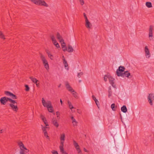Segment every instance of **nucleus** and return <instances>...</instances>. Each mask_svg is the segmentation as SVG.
I'll use <instances>...</instances> for the list:
<instances>
[{"label": "nucleus", "instance_id": "obj_16", "mask_svg": "<svg viewBox=\"0 0 154 154\" xmlns=\"http://www.w3.org/2000/svg\"><path fill=\"white\" fill-rule=\"evenodd\" d=\"M64 140H60V145L59 146V148L60 150L63 151Z\"/></svg>", "mask_w": 154, "mask_h": 154}, {"label": "nucleus", "instance_id": "obj_15", "mask_svg": "<svg viewBox=\"0 0 154 154\" xmlns=\"http://www.w3.org/2000/svg\"><path fill=\"white\" fill-rule=\"evenodd\" d=\"M57 39L59 40V41L60 43L62 42H63L64 41L62 36L58 32L57 33Z\"/></svg>", "mask_w": 154, "mask_h": 154}, {"label": "nucleus", "instance_id": "obj_12", "mask_svg": "<svg viewBox=\"0 0 154 154\" xmlns=\"http://www.w3.org/2000/svg\"><path fill=\"white\" fill-rule=\"evenodd\" d=\"M108 79H109V82L110 83V84L113 87H115V85H114V79L112 78V77L110 76H109L108 77Z\"/></svg>", "mask_w": 154, "mask_h": 154}, {"label": "nucleus", "instance_id": "obj_48", "mask_svg": "<svg viewBox=\"0 0 154 154\" xmlns=\"http://www.w3.org/2000/svg\"><path fill=\"white\" fill-rule=\"evenodd\" d=\"M72 123H77L78 122L76 121L75 119H74L72 121Z\"/></svg>", "mask_w": 154, "mask_h": 154}, {"label": "nucleus", "instance_id": "obj_49", "mask_svg": "<svg viewBox=\"0 0 154 154\" xmlns=\"http://www.w3.org/2000/svg\"><path fill=\"white\" fill-rule=\"evenodd\" d=\"M63 51H67V47H66V48H63Z\"/></svg>", "mask_w": 154, "mask_h": 154}, {"label": "nucleus", "instance_id": "obj_53", "mask_svg": "<svg viewBox=\"0 0 154 154\" xmlns=\"http://www.w3.org/2000/svg\"><path fill=\"white\" fill-rule=\"evenodd\" d=\"M60 103L61 105H62V104H63V101L61 100V99H60Z\"/></svg>", "mask_w": 154, "mask_h": 154}, {"label": "nucleus", "instance_id": "obj_19", "mask_svg": "<svg viewBox=\"0 0 154 154\" xmlns=\"http://www.w3.org/2000/svg\"><path fill=\"white\" fill-rule=\"evenodd\" d=\"M73 51L74 49L72 46L70 45H69L68 46L67 51L69 52H72Z\"/></svg>", "mask_w": 154, "mask_h": 154}, {"label": "nucleus", "instance_id": "obj_46", "mask_svg": "<svg viewBox=\"0 0 154 154\" xmlns=\"http://www.w3.org/2000/svg\"><path fill=\"white\" fill-rule=\"evenodd\" d=\"M83 15H84V16L85 19V20H88V19L85 13H83Z\"/></svg>", "mask_w": 154, "mask_h": 154}, {"label": "nucleus", "instance_id": "obj_18", "mask_svg": "<svg viewBox=\"0 0 154 154\" xmlns=\"http://www.w3.org/2000/svg\"><path fill=\"white\" fill-rule=\"evenodd\" d=\"M29 78L33 82L35 83L38 86V85L39 84H37V82H38V81L35 78H33L31 76L29 77Z\"/></svg>", "mask_w": 154, "mask_h": 154}, {"label": "nucleus", "instance_id": "obj_42", "mask_svg": "<svg viewBox=\"0 0 154 154\" xmlns=\"http://www.w3.org/2000/svg\"><path fill=\"white\" fill-rule=\"evenodd\" d=\"M109 76H107L106 75H105L104 77V80L106 82L107 81V79L108 78Z\"/></svg>", "mask_w": 154, "mask_h": 154}, {"label": "nucleus", "instance_id": "obj_52", "mask_svg": "<svg viewBox=\"0 0 154 154\" xmlns=\"http://www.w3.org/2000/svg\"><path fill=\"white\" fill-rule=\"evenodd\" d=\"M20 154H25L24 152L23 151H21V152H20Z\"/></svg>", "mask_w": 154, "mask_h": 154}, {"label": "nucleus", "instance_id": "obj_44", "mask_svg": "<svg viewBox=\"0 0 154 154\" xmlns=\"http://www.w3.org/2000/svg\"><path fill=\"white\" fill-rule=\"evenodd\" d=\"M49 57H50V59L52 60L53 59L54 57L53 56L51 55V54H49Z\"/></svg>", "mask_w": 154, "mask_h": 154}, {"label": "nucleus", "instance_id": "obj_24", "mask_svg": "<svg viewBox=\"0 0 154 154\" xmlns=\"http://www.w3.org/2000/svg\"><path fill=\"white\" fill-rule=\"evenodd\" d=\"M60 139V140H65V135L64 134H63L61 135Z\"/></svg>", "mask_w": 154, "mask_h": 154}, {"label": "nucleus", "instance_id": "obj_59", "mask_svg": "<svg viewBox=\"0 0 154 154\" xmlns=\"http://www.w3.org/2000/svg\"><path fill=\"white\" fill-rule=\"evenodd\" d=\"M60 86H61V84H60V85H59V86H58V87H60Z\"/></svg>", "mask_w": 154, "mask_h": 154}, {"label": "nucleus", "instance_id": "obj_41", "mask_svg": "<svg viewBox=\"0 0 154 154\" xmlns=\"http://www.w3.org/2000/svg\"><path fill=\"white\" fill-rule=\"evenodd\" d=\"M80 4L82 5L84 4V0H79Z\"/></svg>", "mask_w": 154, "mask_h": 154}, {"label": "nucleus", "instance_id": "obj_54", "mask_svg": "<svg viewBox=\"0 0 154 154\" xmlns=\"http://www.w3.org/2000/svg\"><path fill=\"white\" fill-rule=\"evenodd\" d=\"M77 123H73V126H77Z\"/></svg>", "mask_w": 154, "mask_h": 154}, {"label": "nucleus", "instance_id": "obj_58", "mask_svg": "<svg viewBox=\"0 0 154 154\" xmlns=\"http://www.w3.org/2000/svg\"><path fill=\"white\" fill-rule=\"evenodd\" d=\"M81 81H82V80H79V82H81Z\"/></svg>", "mask_w": 154, "mask_h": 154}, {"label": "nucleus", "instance_id": "obj_8", "mask_svg": "<svg viewBox=\"0 0 154 154\" xmlns=\"http://www.w3.org/2000/svg\"><path fill=\"white\" fill-rule=\"evenodd\" d=\"M148 100L150 104L152 105L153 104L152 101L154 100V94L151 93L149 94L148 97Z\"/></svg>", "mask_w": 154, "mask_h": 154}, {"label": "nucleus", "instance_id": "obj_30", "mask_svg": "<svg viewBox=\"0 0 154 154\" xmlns=\"http://www.w3.org/2000/svg\"><path fill=\"white\" fill-rule=\"evenodd\" d=\"M53 44L57 48H60V46L59 44L57 42V41L55 42V43L54 42L53 43Z\"/></svg>", "mask_w": 154, "mask_h": 154}, {"label": "nucleus", "instance_id": "obj_2", "mask_svg": "<svg viewBox=\"0 0 154 154\" xmlns=\"http://www.w3.org/2000/svg\"><path fill=\"white\" fill-rule=\"evenodd\" d=\"M43 122H44L45 124V126L43 127L42 125H41L42 127V129L43 131V132L44 134V136L47 138H48V134L46 131V128H48L47 126H48V124L47 121L45 118L42 115H41L40 116Z\"/></svg>", "mask_w": 154, "mask_h": 154}, {"label": "nucleus", "instance_id": "obj_32", "mask_svg": "<svg viewBox=\"0 0 154 154\" xmlns=\"http://www.w3.org/2000/svg\"><path fill=\"white\" fill-rule=\"evenodd\" d=\"M61 43V47L62 48H66V47L65 45V43L64 42V41L63 42H62Z\"/></svg>", "mask_w": 154, "mask_h": 154}, {"label": "nucleus", "instance_id": "obj_43", "mask_svg": "<svg viewBox=\"0 0 154 154\" xmlns=\"http://www.w3.org/2000/svg\"><path fill=\"white\" fill-rule=\"evenodd\" d=\"M53 154H58L57 152L55 150H53L52 152Z\"/></svg>", "mask_w": 154, "mask_h": 154}, {"label": "nucleus", "instance_id": "obj_21", "mask_svg": "<svg viewBox=\"0 0 154 154\" xmlns=\"http://www.w3.org/2000/svg\"><path fill=\"white\" fill-rule=\"evenodd\" d=\"M121 111L124 113L126 112L127 111V109L126 106L125 105L123 106L121 108Z\"/></svg>", "mask_w": 154, "mask_h": 154}, {"label": "nucleus", "instance_id": "obj_11", "mask_svg": "<svg viewBox=\"0 0 154 154\" xmlns=\"http://www.w3.org/2000/svg\"><path fill=\"white\" fill-rule=\"evenodd\" d=\"M52 124L56 128H57L59 126V124L57 121V120L55 119H53L52 121Z\"/></svg>", "mask_w": 154, "mask_h": 154}, {"label": "nucleus", "instance_id": "obj_50", "mask_svg": "<svg viewBox=\"0 0 154 154\" xmlns=\"http://www.w3.org/2000/svg\"><path fill=\"white\" fill-rule=\"evenodd\" d=\"M77 112L79 114H81L82 112L80 110L78 109H77Z\"/></svg>", "mask_w": 154, "mask_h": 154}, {"label": "nucleus", "instance_id": "obj_3", "mask_svg": "<svg viewBox=\"0 0 154 154\" xmlns=\"http://www.w3.org/2000/svg\"><path fill=\"white\" fill-rule=\"evenodd\" d=\"M9 101L11 103L15 102V100L12 99L5 97H1L0 99V102L1 104L5 105L8 101Z\"/></svg>", "mask_w": 154, "mask_h": 154}, {"label": "nucleus", "instance_id": "obj_34", "mask_svg": "<svg viewBox=\"0 0 154 154\" xmlns=\"http://www.w3.org/2000/svg\"><path fill=\"white\" fill-rule=\"evenodd\" d=\"M72 94L74 96L75 98H77V94L74 91V92H72Z\"/></svg>", "mask_w": 154, "mask_h": 154}, {"label": "nucleus", "instance_id": "obj_9", "mask_svg": "<svg viewBox=\"0 0 154 154\" xmlns=\"http://www.w3.org/2000/svg\"><path fill=\"white\" fill-rule=\"evenodd\" d=\"M54 109L53 107L51 105V102L49 101V112L53 113L54 115H55V113L53 112Z\"/></svg>", "mask_w": 154, "mask_h": 154}, {"label": "nucleus", "instance_id": "obj_22", "mask_svg": "<svg viewBox=\"0 0 154 154\" xmlns=\"http://www.w3.org/2000/svg\"><path fill=\"white\" fill-rule=\"evenodd\" d=\"M146 6L148 8H150L152 7V3L150 2H146Z\"/></svg>", "mask_w": 154, "mask_h": 154}, {"label": "nucleus", "instance_id": "obj_45", "mask_svg": "<svg viewBox=\"0 0 154 154\" xmlns=\"http://www.w3.org/2000/svg\"><path fill=\"white\" fill-rule=\"evenodd\" d=\"M60 152L63 154H68L65 151H64V149H63V151H62L60 150Z\"/></svg>", "mask_w": 154, "mask_h": 154}, {"label": "nucleus", "instance_id": "obj_27", "mask_svg": "<svg viewBox=\"0 0 154 154\" xmlns=\"http://www.w3.org/2000/svg\"><path fill=\"white\" fill-rule=\"evenodd\" d=\"M11 98L12 99H17V97L14 94H13L11 93Z\"/></svg>", "mask_w": 154, "mask_h": 154}, {"label": "nucleus", "instance_id": "obj_23", "mask_svg": "<svg viewBox=\"0 0 154 154\" xmlns=\"http://www.w3.org/2000/svg\"><path fill=\"white\" fill-rule=\"evenodd\" d=\"M50 38H51V39L52 42H54L55 43V42H56V40L53 35H50Z\"/></svg>", "mask_w": 154, "mask_h": 154}, {"label": "nucleus", "instance_id": "obj_47", "mask_svg": "<svg viewBox=\"0 0 154 154\" xmlns=\"http://www.w3.org/2000/svg\"><path fill=\"white\" fill-rule=\"evenodd\" d=\"M56 115H57V117L60 118L59 115H60V113L59 112H56Z\"/></svg>", "mask_w": 154, "mask_h": 154}, {"label": "nucleus", "instance_id": "obj_57", "mask_svg": "<svg viewBox=\"0 0 154 154\" xmlns=\"http://www.w3.org/2000/svg\"><path fill=\"white\" fill-rule=\"evenodd\" d=\"M0 132L1 133H3V130H1Z\"/></svg>", "mask_w": 154, "mask_h": 154}, {"label": "nucleus", "instance_id": "obj_55", "mask_svg": "<svg viewBox=\"0 0 154 154\" xmlns=\"http://www.w3.org/2000/svg\"><path fill=\"white\" fill-rule=\"evenodd\" d=\"M71 119H72V121L74 119H75L74 117L73 116H72L71 117Z\"/></svg>", "mask_w": 154, "mask_h": 154}, {"label": "nucleus", "instance_id": "obj_31", "mask_svg": "<svg viewBox=\"0 0 154 154\" xmlns=\"http://www.w3.org/2000/svg\"><path fill=\"white\" fill-rule=\"evenodd\" d=\"M25 91H29V86L28 85H25Z\"/></svg>", "mask_w": 154, "mask_h": 154}, {"label": "nucleus", "instance_id": "obj_56", "mask_svg": "<svg viewBox=\"0 0 154 154\" xmlns=\"http://www.w3.org/2000/svg\"><path fill=\"white\" fill-rule=\"evenodd\" d=\"M84 150L85 152H87V150L85 148H84Z\"/></svg>", "mask_w": 154, "mask_h": 154}, {"label": "nucleus", "instance_id": "obj_39", "mask_svg": "<svg viewBox=\"0 0 154 154\" xmlns=\"http://www.w3.org/2000/svg\"><path fill=\"white\" fill-rule=\"evenodd\" d=\"M92 99L94 100L95 103H96V102L97 101V100L96 99V97L94 95H92Z\"/></svg>", "mask_w": 154, "mask_h": 154}, {"label": "nucleus", "instance_id": "obj_1", "mask_svg": "<svg viewBox=\"0 0 154 154\" xmlns=\"http://www.w3.org/2000/svg\"><path fill=\"white\" fill-rule=\"evenodd\" d=\"M125 68L123 66H120L119 67L116 71V74L118 76H121L123 77H127L128 78H131L132 76H131L130 73L128 71H125L124 73Z\"/></svg>", "mask_w": 154, "mask_h": 154}, {"label": "nucleus", "instance_id": "obj_25", "mask_svg": "<svg viewBox=\"0 0 154 154\" xmlns=\"http://www.w3.org/2000/svg\"><path fill=\"white\" fill-rule=\"evenodd\" d=\"M116 108H117V106H115V103H112L111 105V108L113 111H115L116 110Z\"/></svg>", "mask_w": 154, "mask_h": 154}, {"label": "nucleus", "instance_id": "obj_10", "mask_svg": "<svg viewBox=\"0 0 154 154\" xmlns=\"http://www.w3.org/2000/svg\"><path fill=\"white\" fill-rule=\"evenodd\" d=\"M145 53L146 56L148 58H149L150 56V54L149 49L147 46H146L145 48Z\"/></svg>", "mask_w": 154, "mask_h": 154}, {"label": "nucleus", "instance_id": "obj_5", "mask_svg": "<svg viewBox=\"0 0 154 154\" xmlns=\"http://www.w3.org/2000/svg\"><path fill=\"white\" fill-rule=\"evenodd\" d=\"M18 145L20 146V154L21 151H23L25 154H26L29 152V150L25 147L21 141H20L18 143Z\"/></svg>", "mask_w": 154, "mask_h": 154}, {"label": "nucleus", "instance_id": "obj_20", "mask_svg": "<svg viewBox=\"0 0 154 154\" xmlns=\"http://www.w3.org/2000/svg\"><path fill=\"white\" fill-rule=\"evenodd\" d=\"M63 63L64 64L65 67V68L66 69H68V64L67 63L66 61V60L65 58H64V59H63Z\"/></svg>", "mask_w": 154, "mask_h": 154}, {"label": "nucleus", "instance_id": "obj_40", "mask_svg": "<svg viewBox=\"0 0 154 154\" xmlns=\"http://www.w3.org/2000/svg\"><path fill=\"white\" fill-rule=\"evenodd\" d=\"M83 75V73L82 72H79L77 76L79 78H80L81 77V76Z\"/></svg>", "mask_w": 154, "mask_h": 154}, {"label": "nucleus", "instance_id": "obj_17", "mask_svg": "<svg viewBox=\"0 0 154 154\" xmlns=\"http://www.w3.org/2000/svg\"><path fill=\"white\" fill-rule=\"evenodd\" d=\"M42 103L43 105L47 107V109L48 110V103H47L43 98L42 99Z\"/></svg>", "mask_w": 154, "mask_h": 154}, {"label": "nucleus", "instance_id": "obj_51", "mask_svg": "<svg viewBox=\"0 0 154 154\" xmlns=\"http://www.w3.org/2000/svg\"><path fill=\"white\" fill-rule=\"evenodd\" d=\"M97 105V106H98V104H99V102L97 100V101L96 102V103H95Z\"/></svg>", "mask_w": 154, "mask_h": 154}, {"label": "nucleus", "instance_id": "obj_33", "mask_svg": "<svg viewBox=\"0 0 154 154\" xmlns=\"http://www.w3.org/2000/svg\"><path fill=\"white\" fill-rule=\"evenodd\" d=\"M108 97H109L110 96H111L112 94V91L111 90V89L110 88L109 89L108 91Z\"/></svg>", "mask_w": 154, "mask_h": 154}, {"label": "nucleus", "instance_id": "obj_7", "mask_svg": "<svg viewBox=\"0 0 154 154\" xmlns=\"http://www.w3.org/2000/svg\"><path fill=\"white\" fill-rule=\"evenodd\" d=\"M17 104V102L15 100V102L13 103H11L9 104V106L13 111L17 112L18 110Z\"/></svg>", "mask_w": 154, "mask_h": 154}, {"label": "nucleus", "instance_id": "obj_29", "mask_svg": "<svg viewBox=\"0 0 154 154\" xmlns=\"http://www.w3.org/2000/svg\"><path fill=\"white\" fill-rule=\"evenodd\" d=\"M68 103L69 105V107L70 109L74 108L73 106L72 105L71 103L69 101H68Z\"/></svg>", "mask_w": 154, "mask_h": 154}, {"label": "nucleus", "instance_id": "obj_37", "mask_svg": "<svg viewBox=\"0 0 154 154\" xmlns=\"http://www.w3.org/2000/svg\"><path fill=\"white\" fill-rule=\"evenodd\" d=\"M73 143L75 147H78L79 146L78 143L75 140L73 141Z\"/></svg>", "mask_w": 154, "mask_h": 154}, {"label": "nucleus", "instance_id": "obj_4", "mask_svg": "<svg viewBox=\"0 0 154 154\" xmlns=\"http://www.w3.org/2000/svg\"><path fill=\"white\" fill-rule=\"evenodd\" d=\"M30 1L33 2L35 5H40L44 6L46 7H48L47 4L44 1L41 0H30Z\"/></svg>", "mask_w": 154, "mask_h": 154}, {"label": "nucleus", "instance_id": "obj_61", "mask_svg": "<svg viewBox=\"0 0 154 154\" xmlns=\"http://www.w3.org/2000/svg\"><path fill=\"white\" fill-rule=\"evenodd\" d=\"M46 52H47V54L48 53V51H46Z\"/></svg>", "mask_w": 154, "mask_h": 154}, {"label": "nucleus", "instance_id": "obj_28", "mask_svg": "<svg viewBox=\"0 0 154 154\" xmlns=\"http://www.w3.org/2000/svg\"><path fill=\"white\" fill-rule=\"evenodd\" d=\"M4 94L7 96H11V93L10 91H5L4 92Z\"/></svg>", "mask_w": 154, "mask_h": 154}, {"label": "nucleus", "instance_id": "obj_36", "mask_svg": "<svg viewBox=\"0 0 154 154\" xmlns=\"http://www.w3.org/2000/svg\"><path fill=\"white\" fill-rule=\"evenodd\" d=\"M69 91H70L72 93V92L74 91V90L70 86L69 88L67 89Z\"/></svg>", "mask_w": 154, "mask_h": 154}, {"label": "nucleus", "instance_id": "obj_13", "mask_svg": "<svg viewBox=\"0 0 154 154\" xmlns=\"http://www.w3.org/2000/svg\"><path fill=\"white\" fill-rule=\"evenodd\" d=\"M85 26L88 29H90L92 25L91 24V23L89 22L88 19L86 20H85Z\"/></svg>", "mask_w": 154, "mask_h": 154}, {"label": "nucleus", "instance_id": "obj_14", "mask_svg": "<svg viewBox=\"0 0 154 154\" xmlns=\"http://www.w3.org/2000/svg\"><path fill=\"white\" fill-rule=\"evenodd\" d=\"M152 30H153V26H150L149 29V38L150 37H152Z\"/></svg>", "mask_w": 154, "mask_h": 154}, {"label": "nucleus", "instance_id": "obj_6", "mask_svg": "<svg viewBox=\"0 0 154 154\" xmlns=\"http://www.w3.org/2000/svg\"><path fill=\"white\" fill-rule=\"evenodd\" d=\"M40 58L42 61L43 64L45 68L48 70V63L45 57L41 53H40Z\"/></svg>", "mask_w": 154, "mask_h": 154}, {"label": "nucleus", "instance_id": "obj_60", "mask_svg": "<svg viewBox=\"0 0 154 154\" xmlns=\"http://www.w3.org/2000/svg\"><path fill=\"white\" fill-rule=\"evenodd\" d=\"M62 57L63 58V59H64V57L63 56Z\"/></svg>", "mask_w": 154, "mask_h": 154}, {"label": "nucleus", "instance_id": "obj_38", "mask_svg": "<svg viewBox=\"0 0 154 154\" xmlns=\"http://www.w3.org/2000/svg\"><path fill=\"white\" fill-rule=\"evenodd\" d=\"M66 86L67 88V89L69 88L70 86L69 85V84L68 82H66Z\"/></svg>", "mask_w": 154, "mask_h": 154}, {"label": "nucleus", "instance_id": "obj_35", "mask_svg": "<svg viewBox=\"0 0 154 154\" xmlns=\"http://www.w3.org/2000/svg\"><path fill=\"white\" fill-rule=\"evenodd\" d=\"M75 148L78 151V153H80V152H81V151L80 149L79 146L78 147H75Z\"/></svg>", "mask_w": 154, "mask_h": 154}, {"label": "nucleus", "instance_id": "obj_26", "mask_svg": "<svg viewBox=\"0 0 154 154\" xmlns=\"http://www.w3.org/2000/svg\"><path fill=\"white\" fill-rule=\"evenodd\" d=\"M0 38L3 39H5L4 35L3 34L2 31H0Z\"/></svg>", "mask_w": 154, "mask_h": 154}]
</instances>
